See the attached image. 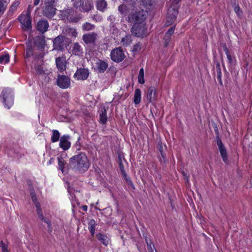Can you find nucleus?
I'll return each mask as SVG.
<instances>
[{
  "mask_svg": "<svg viewBox=\"0 0 252 252\" xmlns=\"http://www.w3.org/2000/svg\"><path fill=\"white\" fill-rule=\"evenodd\" d=\"M48 28L49 23L45 19L39 20L37 23L36 29L42 33H44L47 31Z\"/></svg>",
  "mask_w": 252,
  "mask_h": 252,
  "instance_id": "nucleus-17",
  "label": "nucleus"
},
{
  "mask_svg": "<svg viewBox=\"0 0 252 252\" xmlns=\"http://www.w3.org/2000/svg\"><path fill=\"white\" fill-rule=\"evenodd\" d=\"M217 144L219 149L225 147L224 145L222 144L221 139L218 136L217 137Z\"/></svg>",
  "mask_w": 252,
  "mask_h": 252,
  "instance_id": "nucleus-44",
  "label": "nucleus"
},
{
  "mask_svg": "<svg viewBox=\"0 0 252 252\" xmlns=\"http://www.w3.org/2000/svg\"><path fill=\"white\" fill-rule=\"evenodd\" d=\"M131 32L134 36L141 37L145 34V29L141 24H134L131 28Z\"/></svg>",
  "mask_w": 252,
  "mask_h": 252,
  "instance_id": "nucleus-8",
  "label": "nucleus"
},
{
  "mask_svg": "<svg viewBox=\"0 0 252 252\" xmlns=\"http://www.w3.org/2000/svg\"><path fill=\"white\" fill-rule=\"evenodd\" d=\"M40 0H34V5H37L39 4V3Z\"/></svg>",
  "mask_w": 252,
  "mask_h": 252,
  "instance_id": "nucleus-61",
  "label": "nucleus"
},
{
  "mask_svg": "<svg viewBox=\"0 0 252 252\" xmlns=\"http://www.w3.org/2000/svg\"><path fill=\"white\" fill-rule=\"evenodd\" d=\"M33 203L37 209L40 208V204L39 202L37 201V200L34 202Z\"/></svg>",
  "mask_w": 252,
  "mask_h": 252,
  "instance_id": "nucleus-56",
  "label": "nucleus"
},
{
  "mask_svg": "<svg viewBox=\"0 0 252 252\" xmlns=\"http://www.w3.org/2000/svg\"><path fill=\"white\" fill-rule=\"evenodd\" d=\"M158 150L160 153L161 156L164 158V155L163 153V147L161 143H158Z\"/></svg>",
  "mask_w": 252,
  "mask_h": 252,
  "instance_id": "nucleus-49",
  "label": "nucleus"
},
{
  "mask_svg": "<svg viewBox=\"0 0 252 252\" xmlns=\"http://www.w3.org/2000/svg\"><path fill=\"white\" fill-rule=\"evenodd\" d=\"M141 99V92L139 89H136L134 92L133 102L135 105L139 104Z\"/></svg>",
  "mask_w": 252,
  "mask_h": 252,
  "instance_id": "nucleus-22",
  "label": "nucleus"
},
{
  "mask_svg": "<svg viewBox=\"0 0 252 252\" xmlns=\"http://www.w3.org/2000/svg\"><path fill=\"white\" fill-rule=\"evenodd\" d=\"M31 54H32V53H31V49H30V48L27 49V50H26V57H30Z\"/></svg>",
  "mask_w": 252,
  "mask_h": 252,
  "instance_id": "nucleus-55",
  "label": "nucleus"
},
{
  "mask_svg": "<svg viewBox=\"0 0 252 252\" xmlns=\"http://www.w3.org/2000/svg\"><path fill=\"white\" fill-rule=\"evenodd\" d=\"M146 243H147V249L148 250L151 252V251H154V246H152V243H149L148 242V240L146 239Z\"/></svg>",
  "mask_w": 252,
  "mask_h": 252,
  "instance_id": "nucleus-48",
  "label": "nucleus"
},
{
  "mask_svg": "<svg viewBox=\"0 0 252 252\" xmlns=\"http://www.w3.org/2000/svg\"><path fill=\"white\" fill-rule=\"evenodd\" d=\"M91 18L95 21L98 22L102 20V17L98 14H94L91 15Z\"/></svg>",
  "mask_w": 252,
  "mask_h": 252,
  "instance_id": "nucleus-40",
  "label": "nucleus"
},
{
  "mask_svg": "<svg viewBox=\"0 0 252 252\" xmlns=\"http://www.w3.org/2000/svg\"><path fill=\"white\" fill-rule=\"evenodd\" d=\"M18 20L24 26L23 28L26 30H29L32 28V20L31 16L29 14H27L26 15H21L18 17Z\"/></svg>",
  "mask_w": 252,
  "mask_h": 252,
  "instance_id": "nucleus-10",
  "label": "nucleus"
},
{
  "mask_svg": "<svg viewBox=\"0 0 252 252\" xmlns=\"http://www.w3.org/2000/svg\"><path fill=\"white\" fill-rule=\"evenodd\" d=\"M82 2L81 0L76 1L74 3V6L76 8L80 7V9L82 7Z\"/></svg>",
  "mask_w": 252,
  "mask_h": 252,
  "instance_id": "nucleus-50",
  "label": "nucleus"
},
{
  "mask_svg": "<svg viewBox=\"0 0 252 252\" xmlns=\"http://www.w3.org/2000/svg\"><path fill=\"white\" fill-rule=\"evenodd\" d=\"M219 150L220 151L223 161L226 163L228 160V157L225 148L224 147Z\"/></svg>",
  "mask_w": 252,
  "mask_h": 252,
  "instance_id": "nucleus-30",
  "label": "nucleus"
},
{
  "mask_svg": "<svg viewBox=\"0 0 252 252\" xmlns=\"http://www.w3.org/2000/svg\"><path fill=\"white\" fill-rule=\"evenodd\" d=\"M224 51L226 55L227 58L229 62L231 63L232 61L231 56L230 54L228 49L227 48L226 44L223 45Z\"/></svg>",
  "mask_w": 252,
  "mask_h": 252,
  "instance_id": "nucleus-36",
  "label": "nucleus"
},
{
  "mask_svg": "<svg viewBox=\"0 0 252 252\" xmlns=\"http://www.w3.org/2000/svg\"><path fill=\"white\" fill-rule=\"evenodd\" d=\"M177 6H171L168 9L167 20L165 23L166 26H169L173 24L178 14Z\"/></svg>",
  "mask_w": 252,
  "mask_h": 252,
  "instance_id": "nucleus-5",
  "label": "nucleus"
},
{
  "mask_svg": "<svg viewBox=\"0 0 252 252\" xmlns=\"http://www.w3.org/2000/svg\"><path fill=\"white\" fill-rule=\"evenodd\" d=\"M125 58V55L121 47L116 48L113 49L111 52V59L115 62H121Z\"/></svg>",
  "mask_w": 252,
  "mask_h": 252,
  "instance_id": "nucleus-6",
  "label": "nucleus"
},
{
  "mask_svg": "<svg viewBox=\"0 0 252 252\" xmlns=\"http://www.w3.org/2000/svg\"><path fill=\"white\" fill-rule=\"evenodd\" d=\"M119 166L121 173L125 172L124 166L123 164L122 161L119 162Z\"/></svg>",
  "mask_w": 252,
  "mask_h": 252,
  "instance_id": "nucleus-53",
  "label": "nucleus"
},
{
  "mask_svg": "<svg viewBox=\"0 0 252 252\" xmlns=\"http://www.w3.org/2000/svg\"><path fill=\"white\" fill-rule=\"evenodd\" d=\"M42 221H44L46 222L48 225V231L51 232L52 230V224L51 222L47 219H45L44 220H42Z\"/></svg>",
  "mask_w": 252,
  "mask_h": 252,
  "instance_id": "nucleus-41",
  "label": "nucleus"
},
{
  "mask_svg": "<svg viewBox=\"0 0 252 252\" xmlns=\"http://www.w3.org/2000/svg\"><path fill=\"white\" fill-rule=\"evenodd\" d=\"M94 25L88 22L84 23L82 26L83 30L86 31L92 30L94 29Z\"/></svg>",
  "mask_w": 252,
  "mask_h": 252,
  "instance_id": "nucleus-34",
  "label": "nucleus"
},
{
  "mask_svg": "<svg viewBox=\"0 0 252 252\" xmlns=\"http://www.w3.org/2000/svg\"><path fill=\"white\" fill-rule=\"evenodd\" d=\"M97 36V33L94 32L88 33L83 35L82 39L86 44H94Z\"/></svg>",
  "mask_w": 252,
  "mask_h": 252,
  "instance_id": "nucleus-15",
  "label": "nucleus"
},
{
  "mask_svg": "<svg viewBox=\"0 0 252 252\" xmlns=\"http://www.w3.org/2000/svg\"><path fill=\"white\" fill-rule=\"evenodd\" d=\"M28 185L29 186V191H30V193H31L32 192H34V189H33V187L31 185V182L30 181H28Z\"/></svg>",
  "mask_w": 252,
  "mask_h": 252,
  "instance_id": "nucleus-52",
  "label": "nucleus"
},
{
  "mask_svg": "<svg viewBox=\"0 0 252 252\" xmlns=\"http://www.w3.org/2000/svg\"><path fill=\"white\" fill-rule=\"evenodd\" d=\"M99 113V122L102 125H105L107 121V116L106 115V109L105 107H101L98 111Z\"/></svg>",
  "mask_w": 252,
  "mask_h": 252,
  "instance_id": "nucleus-19",
  "label": "nucleus"
},
{
  "mask_svg": "<svg viewBox=\"0 0 252 252\" xmlns=\"http://www.w3.org/2000/svg\"><path fill=\"white\" fill-rule=\"evenodd\" d=\"M147 11L141 9H132L127 17V21L132 24H142L147 18Z\"/></svg>",
  "mask_w": 252,
  "mask_h": 252,
  "instance_id": "nucleus-2",
  "label": "nucleus"
},
{
  "mask_svg": "<svg viewBox=\"0 0 252 252\" xmlns=\"http://www.w3.org/2000/svg\"><path fill=\"white\" fill-rule=\"evenodd\" d=\"M32 7V5H29V6H28V8L27 10V14H29L30 16L31 14V9Z\"/></svg>",
  "mask_w": 252,
  "mask_h": 252,
  "instance_id": "nucleus-59",
  "label": "nucleus"
},
{
  "mask_svg": "<svg viewBox=\"0 0 252 252\" xmlns=\"http://www.w3.org/2000/svg\"><path fill=\"white\" fill-rule=\"evenodd\" d=\"M216 71L217 72V78L220 84L222 85V82L221 80V72L220 65L219 63H217L216 65Z\"/></svg>",
  "mask_w": 252,
  "mask_h": 252,
  "instance_id": "nucleus-25",
  "label": "nucleus"
},
{
  "mask_svg": "<svg viewBox=\"0 0 252 252\" xmlns=\"http://www.w3.org/2000/svg\"><path fill=\"white\" fill-rule=\"evenodd\" d=\"M107 3L105 0H97L96 2V7L98 10L104 12L107 8Z\"/></svg>",
  "mask_w": 252,
  "mask_h": 252,
  "instance_id": "nucleus-20",
  "label": "nucleus"
},
{
  "mask_svg": "<svg viewBox=\"0 0 252 252\" xmlns=\"http://www.w3.org/2000/svg\"><path fill=\"white\" fill-rule=\"evenodd\" d=\"M96 236L98 240L104 245L107 246L109 244L110 239L106 235L98 233Z\"/></svg>",
  "mask_w": 252,
  "mask_h": 252,
  "instance_id": "nucleus-21",
  "label": "nucleus"
},
{
  "mask_svg": "<svg viewBox=\"0 0 252 252\" xmlns=\"http://www.w3.org/2000/svg\"><path fill=\"white\" fill-rule=\"evenodd\" d=\"M54 160H55V159L54 158H51L49 161V164H52L54 162Z\"/></svg>",
  "mask_w": 252,
  "mask_h": 252,
  "instance_id": "nucleus-63",
  "label": "nucleus"
},
{
  "mask_svg": "<svg viewBox=\"0 0 252 252\" xmlns=\"http://www.w3.org/2000/svg\"><path fill=\"white\" fill-rule=\"evenodd\" d=\"M118 158H119V161H118L119 162L122 161V156L120 154L118 155Z\"/></svg>",
  "mask_w": 252,
  "mask_h": 252,
  "instance_id": "nucleus-64",
  "label": "nucleus"
},
{
  "mask_svg": "<svg viewBox=\"0 0 252 252\" xmlns=\"http://www.w3.org/2000/svg\"><path fill=\"white\" fill-rule=\"evenodd\" d=\"M70 140V136L69 135L65 134L62 136L60 139V148L63 151L68 150L71 147V142Z\"/></svg>",
  "mask_w": 252,
  "mask_h": 252,
  "instance_id": "nucleus-9",
  "label": "nucleus"
},
{
  "mask_svg": "<svg viewBox=\"0 0 252 252\" xmlns=\"http://www.w3.org/2000/svg\"><path fill=\"white\" fill-rule=\"evenodd\" d=\"M111 30H113V33H118V29L117 28H116L115 26H113L111 29Z\"/></svg>",
  "mask_w": 252,
  "mask_h": 252,
  "instance_id": "nucleus-54",
  "label": "nucleus"
},
{
  "mask_svg": "<svg viewBox=\"0 0 252 252\" xmlns=\"http://www.w3.org/2000/svg\"><path fill=\"white\" fill-rule=\"evenodd\" d=\"M56 63L58 69L60 71H63L65 69V64L62 58L59 57L56 59Z\"/></svg>",
  "mask_w": 252,
  "mask_h": 252,
  "instance_id": "nucleus-24",
  "label": "nucleus"
},
{
  "mask_svg": "<svg viewBox=\"0 0 252 252\" xmlns=\"http://www.w3.org/2000/svg\"><path fill=\"white\" fill-rule=\"evenodd\" d=\"M58 161L59 169L61 170L63 173L64 172V168L66 163L63 158L62 157H59L58 158Z\"/></svg>",
  "mask_w": 252,
  "mask_h": 252,
  "instance_id": "nucleus-27",
  "label": "nucleus"
},
{
  "mask_svg": "<svg viewBox=\"0 0 252 252\" xmlns=\"http://www.w3.org/2000/svg\"><path fill=\"white\" fill-rule=\"evenodd\" d=\"M56 82L57 85L63 89L68 88L70 85V79L65 75H59Z\"/></svg>",
  "mask_w": 252,
  "mask_h": 252,
  "instance_id": "nucleus-7",
  "label": "nucleus"
},
{
  "mask_svg": "<svg viewBox=\"0 0 252 252\" xmlns=\"http://www.w3.org/2000/svg\"><path fill=\"white\" fill-rule=\"evenodd\" d=\"M54 0H45L42 13L48 19H51L56 14V9L54 5Z\"/></svg>",
  "mask_w": 252,
  "mask_h": 252,
  "instance_id": "nucleus-3",
  "label": "nucleus"
},
{
  "mask_svg": "<svg viewBox=\"0 0 252 252\" xmlns=\"http://www.w3.org/2000/svg\"><path fill=\"white\" fill-rule=\"evenodd\" d=\"M108 67V63L106 61L98 59L95 63L94 70L99 73H104Z\"/></svg>",
  "mask_w": 252,
  "mask_h": 252,
  "instance_id": "nucleus-11",
  "label": "nucleus"
},
{
  "mask_svg": "<svg viewBox=\"0 0 252 252\" xmlns=\"http://www.w3.org/2000/svg\"><path fill=\"white\" fill-rule=\"evenodd\" d=\"M36 212H37V214L38 215V216L39 218L42 221L45 219V218L43 215L42 210H41V208L37 209Z\"/></svg>",
  "mask_w": 252,
  "mask_h": 252,
  "instance_id": "nucleus-39",
  "label": "nucleus"
},
{
  "mask_svg": "<svg viewBox=\"0 0 252 252\" xmlns=\"http://www.w3.org/2000/svg\"><path fill=\"white\" fill-rule=\"evenodd\" d=\"M82 208L83 211H86L87 210L88 207H87V206L86 205H84V206H83L82 207Z\"/></svg>",
  "mask_w": 252,
  "mask_h": 252,
  "instance_id": "nucleus-62",
  "label": "nucleus"
},
{
  "mask_svg": "<svg viewBox=\"0 0 252 252\" xmlns=\"http://www.w3.org/2000/svg\"><path fill=\"white\" fill-rule=\"evenodd\" d=\"M0 99L2 100L4 106L9 109L13 104L14 98L12 92L8 89L2 90L0 95Z\"/></svg>",
  "mask_w": 252,
  "mask_h": 252,
  "instance_id": "nucleus-4",
  "label": "nucleus"
},
{
  "mask_svg": "<svg viewBox=\"0 0 252 252\" xmlns=\"http://www.w3.org/2000/svg\"><path fill=\"white\" fill-rule=\"evenodd\" d=\"M156 89L154 87H150L147 90L146 99L149 103L154 102L157 98Z\"/></svg>",
  "mask_w": 252,
  "mask_h": 252,
  "instance_id": "nucleus-16",
  "label": "nucleus"
},
{
  "mask_svg": "<svg viewBox=\"0 0 252 252\" xmlns=\"http://www.w3.org/2000/svg\"><path fill=\"white\" fill-rule=\"evenodd\" d=\"M31 198L33 202L37 201V198H36V194L35 195L32 196Z\"/></svg>",
  "mask_w": 252,
  "mask_h": 252,
  "instance_id": "nucleus-60",
  "label": "nucleus"
},
{
  "mask_svg": "<svg viewBox=\"0 0 252 252\" xmlns=\"http://www.w3.org/2000/svg\"><path fill=\"white\" fill-rule=\"evenodd\" d=\"M95 221L94 220H91L89 222V230L91 233L92 236L94 235L95 232Z\"/></svg>",
  "mask_w": 252,
  "mask_h": 252,
  "instance_id": "nucleus-29",
  "label": "nucleus"
},
{
  "mask_svg": "<svg viewBox=\"0 0 252 252\" xmlns=\"http://www.w3.org/2000/svg\"><path fill=\"white\" fill-rule=\"evenodd\" d=\"M52 135L51 138V140L53 143L58 141L60 139V133L58 130L53 129L52 130Z\"/></svg>",
  "mask_w": 252,
  "mask_h": 252,
  "instance_id": "nucleus-26",
  "label": "nucleus"
},
{
  "mask_svg": "<svg viewBox=\"0 0 252 252\" xmlns=\"http://www.w3.org/2000/svg\"><path fill=\"white\" fill-rule=\"evenodd\" d=\"M94 8V3L91 0H87L85 3L82 2V7L80 10L84 12H88Z\"/></svg>",
  "mask_w": 252,
  "mask_h": 252,
  "instance_id": "nucleus-18",
  "label": "nucleus"
},
{
  "mask_svg": "<svg viewBox=\"0 0 252 252\" xmlns=\"http://www.w3.org/2000/svg\"><path fill=\"white\" fill-rule=\"evenodd\" d=\"M180 1H181V0H174L172 2V6H176V5H177Z\"/></svg>",
  "mask_w": 252,
  "mask_h": 252,
  "instance_id": "nucleus-57",
  "label": "nucleus"
},
{
  "mask_svg": "<svg viewBox=\"0 0 252 252\" xmlns=\"http://www.w3.org/2000/svg\"><path fill=\"white\" fill-rule=\"evenodd\" d=\"M174 30H175V26H173V27H171L168 30V31L166 32V34L168 36V35H170L171 36L174 32Z\"/></svg>",
  "mask_w": 252,
  "mask_h": 252,
  "instance_id": "nucleus-47",
  "label": "nucleus"
},
{
  "mask_svg": "<svg viewBox=\"0 0 252 252\" xmlns=\"http://www.w3.org/2000/svg\"><path fill=\"white\" fill-rule=\"evenodd\" d=\"M35 71L37 74H41L43 73V72H44V71L42 70L41 66H40V65L36 66L35 67Z\"/></svg>",
  "mask_w": 252,
  "mask_h": 252,
  "instance_id": "nucleus-46",
  "label": "nucleus"
},
{
  "mask_svg": "<svg viewBox=\"0 0 252 252\" xmlns=\"http://www.w3.org/2000/svg\"><path fill=\"white\" fill-rule=\"evenodd\" d=\"M68 166L71 169L82 173L88 169L90 162L86 154L80 153L69 159Z\"/></svg>",
  "mask_w": 252,
  "mask_h": 252,
  "instance_id": "nucleus-1",
  "label": "nucleus"
},
{
  "mask_svg": "<svg viewBox=\"0 0 252 252\" xmlns=\"http://www.w3.org/2000/svg\"><path fill=\"white\" fill-rule=\"evenodd\" d=\"M164 40L165 41V44L167 45L171 40V36H167L166 34H165Z\"/></svg>",
  "mask_w": 252,
  "mask_h": 252,
  "instance_id": "nucleus-51",
  "label": "nucleus"
},
{
  "mask_svg": "<svg viewBox=\"0 0 252 252\" xmlns=\"http://www.w3.org/2000/svg\"><path fill=\"white\" fill-rule=\"evenodd\" d=\"M131 35L129 34H127L125 37H123L121 39V43L124 46H128L132 43Z\"/></svg>",
  "mask_w": 252,
  "mask_h": 252,
  "instance_id": "nucleus-23",
  "label": "nucleus"
},
{
  "mask_svg": "<svg viewBox=\"0 0 252 252\" xmlns=\"http://www.w3.org/2000/svg\"><path fill=\"white\" fill-rule=\"evenodd\" d=\"M19 4L20 2L19 1H15L10 7L9 12L13 13L16 11Z\"/></svg>",
  "mask_w": 252,
  "mask_h": 252,
  "instance_id": "nucleus-35",
  "label": "nucleus"
},
{
  "mask_svg": "<svg viewBox=\"0 0 252 252\" xmlns=\"http://www.w3.org/2000/svg\"><path fill=\"white\" fill-rule=\"evenodd\" d=\"M233 6H234V11L237 14V15L239 16H241L242 14V11L240 10V8L238 4H236L235 2Z\"/></svg>",
  "mask_w": 252,
  "mask_h": 252,
  "instance_id": "nucleus-37",
  "label": "nucleus"
},
{
  "mask_svg": "<svg viewBox=\"0 0 252 252\" xmlns=\"http://www.w3.org/2000/svg\"><path fill=\"white\" fill-rule=\"evenodd\" d=\"M144 69L143 68H141L139 72V74L138 76V82L141 84H143L145 82L144 78Z\"/></svg>",
  "mask_w": 252,
  "mask_h": 252,
  "instance_id": "nucleus-33",
  "label": "nucleus"
},
{
  "mask_svg": "<svg viewBox=\"0 0 252 252\" xmlns=\"http://www.w3.org/2000/svg\"><path fill=\"white\" fill-rule=\"evenodd\" d=\"M89 75L88 69L80 68L78 69L74 75V77L78 80H85L87 79Z\"/></svg>",
  "mask_w": 252,
  "mask_h": 252,
  "instance_id": "nucleus-13",
  "label": "nucleus"
},
{
  "mask_svg": "<svg viewBox=\"0 0 252 252\" xmlns=\"http://www.w3.org/2000/svg\"><path fill=\"white\" fill-rule=\"evenodd\" d=\"M0 247L1 248L2 252L8 251L7 245L4 244L2 241H1L0 242Z\"/></svg>",
  "mask_w": 252,
  "mask_h": 252,
  "instance_id": "nucleus-43",
  "label": "nucleus"
},
{
  "mask_svg": "<svg viewBox=\"0 0 252 252\" xmlns=\"http://www.w3.org/2000/svg\"><path fill=\"white\" fill-rule=\"evenodd\" d=\"M71 53L79 57L83 56V49L78 42H75L71 44L70 46Z\"/></svg>",
  "mask_w": 252,
  "mask_h": 252,
  "instance_id": "nucleus-14",
  "label": "nucleus"
},
{
  "mask_svg": "<svg viewBox=\"0 0 252 252\" xmlns=\"http://www.w3.org/2000/svg\"><path fill=\"white\" fill-rule=\"evenodd\" d=\"M139 49H140V46L139 44H136L134 46L133 50L137 51Z\"/></svg>",
  "mask_w": 252,
  "mask_h": 252,
  "instance_id": "nucleus-58",
  "label": "nucleus"
},
{
  "mask_svg": "<svg viewBox=\"0 0 252 252\" xmlns=\"http://www.w3.org/2000/svg\"><path fill=\"white\" fill-rule=\"evenodd\" d=\"M6 8V5L3 1L0 0V15L3 13Z\"/></svg>",
  "mask_w": 252,
  "mask_h": 252,
  "instance_id": "nucleus-38",
  "label": "nucleus"
},
{
  "mask_svg": "<svg viewBox=\"0 0 252 252\" xmlns=\"http://www.w3.org/2000/svg\"><path fill=\"white\" fill-rule=\"evenodd\" d=\"M69 34L73 37H76L77 35L76 30L74 29L69 28Z\"/></svg>",
  "mask_w": 252,
  "mask_h": 252,
  "instance_id": "nucleus-42",
  "label": "nucleus"
},
{
  "mask_svg": "<svg viewBox=\"0 0 252 252\" xmlns=\"http://www.w3.org/2000/svg\"><path fill=\"white\" fill-rule=\"evenodd\" d=\"M118 11L120 13H121V14L123 15L124 16H126V14L127 13L128 9L127 6L125 4H121L118 6Z\"/></svg>",
  "mask_w": 252,
  "mask_h": 252,
  "instance_id": "nucleus-28",
  "label": "nucleus"
},
{
  "mask_svg": "<svg viewBox=\"0 0 252 252\" xmlns=\"http://www.w3.org/2000/svg\"><path fill=\"white\" fill-rule=\"evenodd\" d=\"M64 38L63 35H59L53 40L54 49L58 51H63L64 49Z\"/></svg>",
  "mask_w": 252,
  "mask_h": 252,
  "instance_id": "nucleus-12",
  "label": "nucleus"
},
{
  "mask_svg": "<svg viewBox=\"0 0 252 252\" xmlns=\"http://www.w3.org/2000/svg\"><path fill=\"white\" fill-rule=\"evenodd\" d=\"M9 61V56L8 54L5 53L0 56V63L5 64Z\"/></svg>",
  "mask_w": 252,
  "mask_h": 252,
  "instance_id": "nucleus-32",
  "label": "nucleus"
},
{
  "mask_svg": "<svg viewBox=\"0 0 252 252\" xmlns=\"http://www.w3.org/2000/svg\"><path fill=\"white\" fill-rule=\"evenodd\" d=\"M122 176L124 177V178L125 179L126 181V182L127 184L132 189H134L135 187L133 185L132 181L131 180L130 178L128 177L126 173V172L122 173Z\"/></svg>",
  "mask_w": 252,
  "mask_h": 252,
  "instance_id": "nucleus-31",
  "label": "nucleus"
},
{
  "mask_svg": "<svg viewBox=\"0 0 252 252\" xmlns=\"http://www.w3.org/2000/svg\"><path fill=\"white\" fill-rule=\"evenodd\" d=\"M80 139V137H78L77 141L74 145V147L75 148L76 150L77 151H79L81 149V143L79 142Z\"/></svg>",
  "mask_w": 252,
  "mask_h": 252,
  "instance_id": "nucleus-45",
  "label": "nucleus"
}]
</instances>
